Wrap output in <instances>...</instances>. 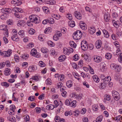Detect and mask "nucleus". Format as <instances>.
<instances>
[{
	"mask_svg": "<svg viewBox=\"0 0 122 122\" xmlns=\"http://www.w3.org/2000/svg\"><path fill=\"white\" fill-rule=\"evenodd\" d=\"M82 35V33L81 31L78 30L74 32L73 35V37L74 39L77 40L81 38Z\"/></svg>",
	"mask_w": 122,
	"mask_h": 122,
	"instance_id": "nucleus-1",
	"label": "nucleus"
},
{
	"mask_svg": "<svg viewBox=\"0 0 122 122\" xmlns=\"http://www.w3.org/2000/svg\"><path fill=\"white\" fill-rule=\"evenodd\" d=\"M112 96L114 99L117 101L120 99V96L119 94L117 91L115 90L112 92Z\"/></svg>",
	"mask_w": 122,
	"mask_h": 122,
	"instance_id": "nucleus-2",
	"label": "nucleus"
},
{
	"mask_svg": "<svg viewBox=\"0 0 122 122\" xmlns=\"http://www.w3.org/2000/svg\"><path fill=\"white\" fill-rule=\"evenodd\" d=\"M29 18L31 22L36 24L38 23L37 21L38 19L34 15H31V16H30Z\"/></svg>",
	"mask_w": 122,
	"mask_h": 122,
	"instance_id": "nucleus-3",
	"label": "nucleus"
},
{
	"mask_svg": "<svg viewBox=\"0 0 122 122\" xmlns=\"http://www.w3.org/2000/svg\"><path fill=\"white\" fill-rule=\"evenodd\" d=\"M94 61L96 62H100L102 60V57L99 56L95 55L93 56Z\"/></svg>",
	"mask_w": 122,
	"mask_h": 122,
	"instance_id": "nucleus-4",
	"label": "nucleus"
},
{
	"mask_svg": "<svg viewBox=\"0 0 122 122\" xmlns=\"http://www.w3.org/2000/svg\"><path fill=\"white\" fill-rule=\"evenodd\" d=\"M75 17L78 19H80L81 18V13L78 11H75L74 13Z\"/></svg>",
	"mask_w": 122,
	"mask_h": 122,
	"instance_id": "nucleus-5",
	"label": "nucleus"
},
{
	"mask_svg": "<svg viewBox=\"0 0 122 122\" xmlns=\"http://www.w3.org/2000/svg\"><path fill=\"white\" fill-rule=\"evenodd\" d=\"M86 42L85 41V43L83 44L82 43H81V46L82 50L85 51L88 48V45L86 44Z\"/></svg>",
	"mask_w": 122,
	"mask_h": 122,
	"instance_id": "nucleus-6",
	"label": "nucleus"
},
{
	"mask_svg": "<svg viewBox=\"0 0 122 122\" xmlns=\"http://www.w3.org/2000/svg\"><path fill=\"white\" fill-rule=\"evenodd\" d=\"M102 45V41L100 40H99L96 42L95 46L97 49L101 47Z\"/></svg>",
	"mask_w": 122,
	"mask_h": 122,
	"instance_id": "nucleus-7",
	"label": "nucleus"
},
{
	"mask_svg": "<svg viewBox=\"0 0 122 122\" xmlns=\"http://www.w3.org/2000/svg\"><path fill=\"white\" fill-rule=\"evenodd\" d=\"M111 77L109 76H107L103 80V81L104 83L106 84L108 83L111 80Z\"/></svg>",
	"mask_w": 122,
	"mask_h": 122,
	"instance_id": "nucleus-8",
	"label": "nucleus"
},
{
	"mask_svg": "<svg viewBox=\"0 0 122 122\" xmlns=\"http://www.w3.org/2000/svg\"><path fill=\"white\" fill-rule=\"evenodd\" d=\"M26 23L24 20H20L18 21L17 25L19 26H23Z\"/></svg>",
	"mask_w": 122,
	"mask_h": 122,
	"instance_id": "nucleus-9",
	"label": "nucleus"
},
{
	"mask_svg": "<svg viewBox=\"0 0 122 122\" xmlns=\"http://www.w3.org/2000/svg\"><path fill=\"white\" fill-rule=\"evenodd\" d=\"M110 18V15L109 14H105L104 16V19L107 22L108 21Z\"/></svg>",
	"mask_w": 122,
	"mask_h": 122,
	"instance_id": "nucleus-10",
	"label": "nucleus"
},
{
	"mask_svg": "<svg viewBox=\"0 0 122 122\" xmlns=\"http://www.w3.org/2000/svg\"><path fill=\"white\" fill-rule=\"evenodd\" d=\"M66 56L64 55H62L59 57L58 58L59 61L62 62L64 61L66 59Z\"/></svg>",
	"mask_w": 122,
	"mask_h": 122,
	"instance_id": "nucleus-11",
	"label": "nucleus"
},
{
	"mask_svg": "<svg viewBox=\"0 0 122 122\" xmlns=\"http://www.w3.org/2000/svg\"><path fill=\"white\" fill-rule=\"evenodd\" d=\"M82 94H75L74 95V97L76 98L77 99L79 100H81L82 98Z\"/></svg>",
	"mask_w": 122,
	"mask_h": 122,
	"instance_id": "nucleus-12",
	"label": "nucleus"
},
{
	"mask_svg": "<svg viewBox=\"0 0 122 122\" xmlns=\"http://www.w3.org/2000/svg\"><path fill=\"white\" fill-rule=\"evenodd\" d=\"M10 70L8 68H6L5 69V75L7 76L9 75L10 74Z\"/></svg>",
	"mask_w": 122,
	"mask_h": 122,
	"instance_id": "nucleus-13",
	"label": "nucleus"
},
{
	"mask_svg": "<svg viewBox=\"0 0 122 122\" xmlns=\"http://www.w3.org/2000/svg\"><path fill=\"white\" fill-rule=\"evenodd\" d=\"M89 31L91 34H93L95 33L96 31V30L94 27H90L89 30Z\"/></svg>",
	"mask_w": 122,
	"mask_h": 122,
	"instance_id": "nucleus-14",
	"label": "nucleus"
},
{
	"mask_svg": "<svg viewBox=\"0 0 122 122\" xmlns=\"http://www.w3.org/2000/svg\"><path fill=\"white\" fill-rule=\"evenodd\" d=\"M68 25L71 27H73L75 26V23L73 21L70 20L69 21Z\"/></svg>",
	"mask_w": 122,
	"mask_h": 122,
	"instance_id": "nucleus-15",
	"label": "nucleus"
},
{
	"mask_svg": "<svg viewBox=\"0 0 122 122\" xmlns=\"http://www.w3.org/2000/svg\"><path fill=\"white\" fill-rule=\"evenodd\" d=\"M103 32L105 37L107 38L109 37V35L108 32L106 30H103Z\"/></svg>",
	"mask_w": 122,
	"mask_h": 122,
	"instance_id": "nucleus-16",
	"label": "nucleus"
},
{
	"mask_svg": "<svg viewBox=\"0 0 122 122\" xmlns=\"http://www.w3.org/2000/svg\"><path fill=\"white\" fill-rule=\"evenodd\" d=\"M15 35H14L11 37V39L14 41H19V39Z\"/></svg>",
	"mask_w": 122,
	"mask_h": 122,
	"instance_id": "nucleus-17",
	"label": "nucleus"
},
{
	"mask_svg": "<svg viewBox=\"0 0 122 122\" xmlns=\"http://www.w3.org/2000/svg\"><path fill=\"white\" fill-rule=\"evenodd\" d=\"M102 116L101 115L98 117L96 119V122H101L102 120Z\"/></svg>",
	"mask_w": 122,
	"mask_h": 122,
	"instance_id": "nucleus-18",
	"label": "nucleus"
},
{
	"mask_svg": "<svg viewBox=\"0 0 122 122\" xmlns=\"http://www.w3.org/2000/svg\"><path fill=\"white\" fill-rule=\"evenodd\" d=\"M92 77L93 80L95 82L97 83L99 81V79L97 76H93Z\"/></svg>",
	"mask_w": 122,
	"mask_h": 122,
	"instance_id": "nucleus-19",
	"label": "nucleus"
},
{
	"mask_svg": "<svg viewBox=\"0 0 122 122\" xmlns=\"http://www.w3.org/2000/svg\"><path fill=\"white\" fill-rule=\"evenodd\" d=\"M69 44L71 46L75 48L76 46V44L73 41H71L69 42Z\"/></svg>",
	"mask_w": 122,
	"mask_h": 122,
	"instance_id": "nucleus-20",
	"label": "nucleus"
},
{
	"mask_svg": "<svg viewBox=\"0 0 122 122\" xmlns=\"http://www.w3.org/2000/svg\"><path fill=\"white\" fill-rule=\"evenodd\" d=\"M31 53L33 56H35L37 54V51L36 49H32L31 51Z\"/></svg>",
	"mask_w": 122,
	"mask_h": 122,
	"instance_id": "nucleus-21",
	"label": "nucleus"
},
{
	"mask_svg": "<svg viewBox=\"0 0 122 122\" xmlns=\"http://www.w3.org/2000/svg\"><path fill=\"white\" fill-rule=\"evenodd\" d=\"M114 119L115 121H118L122 119V117L121 116H118L117 117H115Z\"/></svg>",
	"mask_w": 122,
	"mask_h": 122,
	"instance_id": "nucleus-22",
	"label": "nucleus"
},
{
	"mask_svg": "<svg viewBox=\"0 0 122 122\" xmlns=\"http://www.w3.org/2000/svg\"><path fill=\"white\" fill-rule=\"evenodd\" d=\"M28 70L30 71L33 72L35 70V67L33 66H30L28 68Z\"/></svg>",
	"mask_w": 122,
	"mask_h": 122,
	"instance_id": "nucleus-23",
	"label": "nucleus"
},
{
	"mask_svg": "<svg viewBox=\"0 0 122 122\" xmlns=\"http://www.w3.org/2000/svg\"><path fill=\"white\" fill-rule=\"evenodd\" d=\"M51 28H47L45 30L44 32L45 34H49L51 32V30H50Z\"/></svg>",
	"mask_w": 122,
	"mask_h": 122,
	"instance_id": "nucleus-24",
	"label": "nucleus"
},
{
	"mask_svg": "<svg viewBox=\"0 0 122 122\" xmlns=\"http://www.w3.org/2000/svg\"><path fill=\"white\" fill-rule=\"evenodd\" d=\"M71 83L72 81H68L66 82V84L67 87H70L72 85Z\"/></svg>",
	"mask_w": 122,
	"mask_h": 122,
	"instance_id": "nucleus-25",
	"label": "nucleus"
},
{
	"mask_svg": "<svg viewBox=\"0 0 122 122\" xmlns=\"http://www.w3.org/2000/svg\"><path fill=\"white\" fill-rule=\"evenodd\" d=\"M29 56V55L28 54H25L22 55L21 57L23 59H26L28 58Z\"/></svg>",
	"mask_w": 122,
	"mask_h": 122,
	"instance_id": "nucleus-26",
	"label": "nucleus"
},
{
	"mask_svg": "<svg viewBox=\"0 0 122 122\" xmlns=\"http://www.w3.org/2000/svg\"><path fill=\"white\" fill-rule=\"evenodd\" d=\"M106 58L107 59H110L112 57V55L110 53H107L106 54Z\"/></svg>",
	"mask_w": 122,
	"mask_h": 122,
	"instance_id": "nucleus-27",
	"label": "nucleus"
},
{
	"mask_svg": "<svg viewBox=\"0 0 122 122\" xmlns=\"http://www.w3.org/2000/svg\"><path fill=\"white\" fill-rule=\"evenodd\" d=\"M106 85V84L104 83H102L100 84L99 87L101 89H103L104 88Z\"/></svg>",
	"mask_w": 122,
	"mask_h": 122,
	"instance_id": "nucleus-28",
	"label": "nucleus"
},
{
	"mask_svg": "<svg viewBox=\"0 0 122 122\" xmlns=\"http://www.w3.org/2000/svg\"><path fill=\"white\" fill-rule=\"evenodd\" d=\"M10 110L12 111L13 112V113L15 109V106L14 105H12L10 106Z\"/></svg>",
	"mask_w": 122,
	"mask_h": 122,
	"instance_id": "nucleus-29",
	"label": "nucleus"
},
{
	"mask_svg": "<svg viewBox=\"0 0 122 122\" xmlns=\"http://www.w3.org/2000/svg\"><path fill=\"white\" fill-rule=\"evenodd\" d=\"M1 84L2 86H5L6 87H8L9 85V84L6 82H2Z\"/></svg>",
	"mask_w": 122,
	"mask_h": 122,
	"instance_id": "nucleus-30",
	"label": "nucleus"
},
{
	"mask_svg": "<svg viewBox=\"0 0 122 122\" xmlns=\"http://www.w3.org/2000/svg\"><path fill=\"white\" fill-rule=\"evenodd\" d=\"M63 52L65 55L69 54L68 52V50L66 48H64L63 49Z\"/></svg>",
	"mask_w": 122,
	"mask_h": 122,
	"instance_id": "nucleus-31",
	"label": "nucleus"
},
{
	"mask_svg": "<svg viewBox=\"0 0 122 122\" xmlns=\"http://www.w3.org/2000/svg\"><path fill=\"white\" fill-rule=\"evenodd\" d=\"M48 22L51 24H52L54 23V19L52 18H50L48 20Z\"/></svg>",
	"mask_w": 122,
	"mask_h": 122,
	"instance_id": "nucleus-32",
	"label": "nucleus"
},
{
	"mask_svg": "<svg viewBox=\"0 0 122 122\" xmlns=\"http://www.w3.org/2000/svg\"><path fill=\"white\" fill-rule=\"evenodd\" d=\"M35 30L33 28H31L28 31V32L30 34L32 35L34 34L35 32Z\"/></svg>",
	"mask_w": 122,
	"mask_h": 122,
	"instance_id": "nucleus-33",
	"label": "nucleus"
},
{
	"mask_svg": "<svg viewBox=\"0 0 122 122\" xmlns=\"http://www.w3.org/2000/svg\"><path fill=\"white\" fill-rule=\"evenodd\" d=\"M48 45L51 46H55V44L51 41H49L47 42Z\"/></svg>",
	"mask_w": 122,
	"mask_h": 122,
	"instance_id": "nucleus-34",
	"label": "nucleus"
},
{
	"mask_svg": "<svg viewBox=\"0 0 122 122\" xmlns=\"http://www.w3.org/2000/svg\"><path fill=\"white\" fill-rule=\"evenodd\" d=\"M35 97L34 96H31L28 98V100L31 101H34L35 100Z\"/></svg>",
	"mask_w": 122,
	"mask_h": 122,
	"instance_id": "nucleus-35",
	"label": "nucleus"
},
{
	"mask_svg": "<svg viewBox=\"0 0 122 122\" xmlns=\"http://www.w3.org/2000/svg\"><path fill=\"white\" fill-rule=\"evenodd\" d=\"M44 93H42L39 96L38 99L41 100H43L44 98Z\"/></svg>",
	"mask_w": 122,
	"mask_h": 122,
	"instance_id": "nucleus-36",
	"label": "nucleus"
},
{
	"mask_svg": "<svg viewBox=\"0 0 122 122\" xmlns=\"http://www.w3.org/2000/svg\"><path fill=\"white\" fill-rule=\"evenodd\" d=\"M112 22L114 26L116 28H118V26L117 24L116 23V21L114 20H113L112 21Z\"/></svg>",
	"mask_w": 122,
	"mask_h": 122,
	"instance_id": "nucleus-37",
	"label": "nucleus"
},
{
	"mask_svg": "<svg viewBox=\"0 0 122 122\" xmlns=\"http://www.w3.org/2000/svg\"><path fill=\"white\" fill-rule=\"evenodd\" d=\"M79 58V56L77 54L75 55L73 57V58L75 61H77Z\"/></svg>",
	"mask_w": 122,
	"mask_h": 122,
	"instance_id": "nucleus-38",
	"label": "nucleus"
},
{
	"mask_svg": "<svg viewBox=\"0 0 122 122\" xmlns=\"http://www.w3.org/2000/svg\"><path fill=\"white\" fill-rule=\"evenodd\" d=\"M121 68V66L119 65H118L116 66L115 69L117 70L116 71H120Z\"/></svg>",
	"mask_w": 122,
	"mask_h": 122,
	"instance_id": "nucleus-39",
	"label": "nucleus"
},
{
	"mask_svg": "<svg viewBox=\"0 0 122 122\" xmlns=\"http://www.w3.org/2000/svg\"><path fill=\"white\" fill-rule=\"evenodd\" d=\"M41 51L43 53H46L47 52V49L45 48H42L41 49Z\"/></svg>",
	"mask_w": 122,
	"mask_h": 122,
	"instance_id": "nucleus-40",
	"label": "nucleus"
},
{
	"mask_svg": "<svg viewBox=\"0 0 122 122\" xmlns=\"http://www.w3.org/2000/svg\"><path fill=\"white\" fill-rule=\"evenodd\" d=\"M7 15L5 14H3L2 15L0 16L1 19L4 20L6 19V17H7Z\"/></svg>",
	"mask_w": 122,
	"mask_h": 122,
	"instance_id": "nucleus-41",
	"label": "nucleus"
},
{
	"mask_svg": "<svg viewBox=\"0 0 122 122\" xmlns=\"http://www.w3.org/2000/svg\"><path fill=\"white\" fill-rule=\"evenodd\" d=\"M14 15L17 18H20V13L17 11H16V12L14 13Z\"/></svg>",
	"mask_w": 122,
	"mask_h": 122,
	"instance_id": "nucleus-42",
	"label": "nucleus"
},
{
	"mask_svg": "<svg viewBox=\"0 0 122 122\" xmlns=\"http://www.w3.org/2000/svg\"><path fill=\"white\" fill-rule=\"evenodd\" d=\"M111 99V98L110 97V96L109 95H106L105 96V98L104 99L105 100H107L109 101Z\"/></svg>",
	"mask_w": 122,
	"mask_h": 122,
	"instance_id": "nucleus-43",
	"label": "nucleus"
},
{
	"mask_svg": "<svg viewBox=\"0 0 122 122\" xmlns=\"http://www.w3.org/2000/svg\"><path fill=\"white\" fill-rule=\"evenodd\" d=\"M6 52L8 57L12 53V50L10 49H9L7 51H6Z\"/></svg>",
	"mask_w": 122,
	"mask_h": 122,
	"instance_id": "nucleus-44",
	"label": "nucleus"
},
{
	"mask_svg": "<svg viewBox=\"0 0 122 122\" xmlns=\"http://www.w3.org/2000/svg\"><path fill=\"white\" fill-rule=\"evenodd\" d=\"M39 64L40 66L43 67L45 66V64L42 61H40L39 62Z\"/></svg>",
	"mask_w": 122,
	"mask_h": 122,
	"instance_id": "nucleus-45",
	"label": "nucleus"
},
{
	"mask_svg": "<svg viewBox=\"0 0 122 122\" xmlns=\"http://www.w3.org/2000/svg\"><path fill=\"white\" fill-rule=\"evenodd\" d=\"M118 60L120 62L122 63V53L120 54Z\"/></svg>",
	"mask_w": 122,
	"mask_h": 122,
	"instance_id": "nucleus-46",
	"label": "nucleus"
},
{
	"mask_svg": "<svg viewBox=\"0 0 122 122\" xmlns=\"http://www.w3.org/2000/svg\"><path fill=\"white\" fill-rule=\"evenodd\" d=\"M72 113L70 111H67L65 113V115L66 116H67L68 115H72Z\"/></svg>",
	"mask_w": 122,
	"mask_h": 122,
	"instance_id": "nucleus-47",
	"label": "nucleus"
},
{
	"mask_svg": "<svg viewBox=\"0 0 122 122\" xmlns=\"http://www.w3.org/2000/svg\"><path fill=\"white\" fill-rule=\"evenodd\" d=\"M111 37L112 39L114 40H116L117 38V35H115L114 34H112Z\"/></svg>",
	"mask_w": 122,
	"mask_h": 122,
	"instance_id": "nucleus-48",
	"label": "nucleus"
},
{
	"mask_svg": "<svg viewBox=\"0 0 122 122\" xmlns=\"http://www.w3.org/2000/svg\"><path fill=\"white\" fill-rule=\"evenodd\" d=\"M14 59L15 61L18 62L19 61V56L17 55H15L14 56Z\"/></svg>",
	"mask_w": 122,
	"mask_h": 122,
	"instance_id": "nucleus-49",
	"label": "nucleus"
},
{
	"mask_svg": "<svg viewBox=\"0 0 122 122\" xmlns=\"http://www.w3.org/2000/svg\"><path fill=\"white\" fill-rule=\"evenodd\" d=\"M53 39L56 41H57L58 39V36L56 34L53 36Z\"/></svg>",
	"mask_w": 122,
	"mask_h": 122,
	"instance_id": "nucleus-50",
	"label": "nucleus"
},
{
	"mask_svg": "<svg viewBox=\"0 0 122 122\" xmlns=\"http://www.w3.org/2000/svg\"><path fill=\"white\" fill-rule=\"evenodd\" d=\"M71 102L69 100L67 99L65 102V104L66 105H69L70 104Z\"/></svg>",
	"mask_w": 122,
	"mask_h": 122,
	"instance_id": "nucleus-51",
	"label": "nucleus"
},
{
	"mask_svg": "<svg viewBox=\"0 0 122 122\" xmlns=\"http://www.w3.org/2000/svg\"><path fill=\"white\" fill-rule=\"evenodd\" d=\"M84 57L86 61H89V57L87 55H85L84 56Z\"/></svg>",
	"mask_w": 122,
	"mask_h": 122,
	"instance_id": "nucleus-52",
	"label": "nucleus"
},
{
	"mask_svg": "<svg viewBox=\"0 0 122 122\" xmlns=\"http://www.w3.org/2000/svg\"><path fill=\"white\" fill-rule=\"evenodd\" d=\"M74 113H75V116H77L80 113L79 111L78 110H75V111L74 112Z\"/></svg>",
	"mask_w": 122,
	"mask_h": 122,
	"instance_id": "nucleus-53",
	"label": "nucleus"
},
{
	"mask_svg": "<svg viewBox=\"0 0 122 122\" xmlns=\"http://www.w3.org/2000/svg\"><path fill=\"white\" fill-rule=\"evenodd\" d=\"M68 52L69 53V54L71 52H73V49L71 47H69L68 48Z\"/></svg>",
	"mask_w": 122,
	"mask_h": 122,
	"instance_id": "nucleus-54",
	"label": "nucleus"
},
{
	"mask_svg": "<svg viewBox=\"0 0 122 122\" xmlns=\"http://www.w3.org/2000/svg\"><path fill=\"white\" fill-rule=\"evenodd\" d=\"M49 110H52L54 109L55 107L53 105L51 104L49 105Z\"/></svg>",
	"mask_w": 122,
	"mask_h": 122,
	"instance_id": "nucleus-55",
	"label": "nucleus"
},
{
	"mask_svg": "<svg viewBox=\"0 0 122 122\" xmlns=\"http://www.w3.org/2000/svg\"><path fill=\"white\" fill-rule=\"evenodd\" d=\"M24 31L23 30H20V31L18 33V34L19 35H21L23 36L24 35Z\"/></svg>",
	"mask_w": 122,
	"mask_h": 122,
	"instance_id": "nucleus-56",
	"label": "nucleus"
},
{
	"mask_svg": "<svg viewBox=\"0 0 122 122\" xmlns=\"http://www.w3.org/2000/svg\"><path fill=\"white\" fill-rule=\"evenodd\" d=\"M116 66L115 64H111L110 66L112 69H115Z\"/></svg>",
	"mask_w": 122,
	"mask_h": 122,
	"instance_id": "nucleus-57",
	"label": "nucleus"
},
{
	"mask_svg": "<svg viewBox=\"0 0 122 122\" xmlns=\"http://www.w3.org/2000/svg\"><path fill=\"white\" fill-rule=\"evenodd\" d=\"M51 80L50 79H47L46 81V84H50V83L51 82Z\"/></svg>",
	"mask_w": 122,
	"mask_h": 122,
	"instance_id": "nucleus-58",
	"label": "nucleus"
},
{
	"mask_svg": "<svg viewBox=\"0 0 122 122\" xmlns=\"http://www.w3.org/2000/svg\"><path fill=\"white\" fill-rule=\"evenodd\" d=\"M17 0H12L11 2V3L12 4H14L15 5V6H17V5L16 4V2Z\"/></svg>",
	"mask_w": 122,
	"mask_h": 122,
	"instance_id": "nucleus-59",
	"label": "nucleus"
},
{
	"mask_svg": "<svg viewBox=\"0 0 122 122\" xmlns=\"http://www.w3.org/2000/svg\"><path fill=\"white\" fill-rule=\"evenodd\" d=\"M35 109L36 110V112L37 113H39L40 112L41 109L39 107H37Z\"/></svg>",
	"mask_w": 122,
	"mask_h": 122,
	"instance_id": "nucleus-60",
	"label": "nucleus"
},
{
	"mask_svg": "<svg viewBox=\"0 0 122 122\" xmlns=\"http://www.w3.org/2000/svg\"><path fill=\"white\" fill-rule=\"evenodd\" d=\"M83 122H88V119L86 117H84L83 119Z\"/></svg>",
	"mask_w": 122,
	"mask_h": 122,
	"instance_id": "nucleus-61",
	"label": "nucleus"
},
{
	"mask_svg": "<svg viewBox=\"0 0 122 122\" xmlns=\"http://www.w3.org/2000/svg\"><path fill=\"white\" fill-rule=\"evenodd\" d=\"M71 104H72V106H75V105L76 104V100H74L72 101H71Z\"/></svg>",
	"mask_w": 122,
	"mask_h": 122,
	"instance_id": "nucleus-62",
	"label": "nucleus"
},
{
	"mask_svg": "<svg viewBox=\"0 0 122 122\" xmlns=\"http://www.w3.org/2000/svg\"><path fill=\"white\" fill-rule=\"evenodd\" d=\"M80 26H82L83 25H86V24L83 21H81L80 22Z\"/></svg>",
	"mask_w": 122,
	"mask_h": 122,
	"instance_id": "nucleus-63",
	"label": "nucleus"
},
{
	"mask_svg": "<svg viewBox=\"0 0 122 122\" xmlns=\"http://www.w3.org/2000/svg\"><path fill=\"white\" fill-rule=\"evenodd\" d=\"M60 117L58 116H56L55 118V121H59L60 119Z\"/></svg>",
	"mask_w": 122,
	"mask_h": 122,
	"instance_id": "nucleus-64",
	"label": "nucleus"
}]
</instances>
